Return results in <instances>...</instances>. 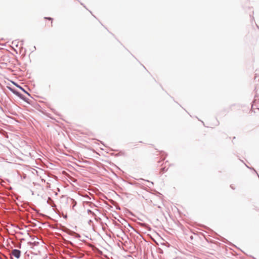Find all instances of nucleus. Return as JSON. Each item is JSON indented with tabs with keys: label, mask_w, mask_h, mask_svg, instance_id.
Here are the masks:
<instances>
[{
	"label": "nucleus",
	"mask_w": 259,
	"mask_h": 259,
	"mask_svg": "<svg viewBox=\"0 0 259 259\" xmlns=\"http://www.w3.org/2000/svg\"><path fill=\"white\" fill-rule=\"evenodd\" d=\"M71 235L74 236V237L77 238H78L80 237V236L79 234H77L74 232H72L71 233Z\"/></svg>",
	"instance_id": "nucleus-4"
},
{
	"label": "nucleus",
	"mask_w": 259,
	"mask_h": 259,
	"mask_svg": "<svg viewBox=\"0 0 259 259\" xmlns=\"http://www.w3.org/2000/svg\"><path fill=\"white\" fill-rule=\"evenodd\" d=\"M70 201L71 202V204L72 205V208L74 209V207L76 205V201L74 199L72 198L70 199Z\"/></svg>",
	"instance_id": "nucleus-3"
},
{
	"label": "nucleus",
	"mask_w": 259,
	"mask_h": 259,
	"mask_svg": "<svg viewBox=\"0 0 259 259\" xmlns=\"http://www.w3.org/2000/svg\"><path fill=\"white\" fill-rule=\"evenodd\" d=\"M167 170V168H165V167H162L160 169V173L163 174L165 171Z\"/></svg>",
	"instance_id": "nucleus-5"
},
{
	"label": "nucleus",
	"mask_w": 259,
	"mask_h": 259,
	"mask_svg": "<svg viewBox=\"0 0 259 259\" xmlns=\"http://www.w3.org/2000/svg\"><path fill=\"white\" fill-rule=\"evenodd\" d=\"M17 87L20 88L21 90H22L24 92L27 94L28 95H30L28 93H27L23 88L20 87V85H17Z\"/></svg>",
	"instance_id": "nucleus-6"
},
{
	"label": "nucleus",
	"mask_w": 259,
	"mask_h": 259,
	"mask_svg": "<svg viewBox=\"0 0 259 259\" xmlns=\"http://www.w3.org/2000/svg\"><path fill=\"white\" fill-rule=\"evenodd\" d=\"M45 19H47L48 20H52V18L51 17H45Z\"/></svg>",
	"instance_id": "nucleus-11"
},
{
	"label": "nucleus",
	"mask_w": 259,
	"mask_h": 259,
	"mask_svg": "<svg viewBox=\"0 0 259 259\" xmlns=\"http://www.w3.org/2000/svg\"><path fill=\"white\" fill-rule=\"evenodd\" d=\"M6 256L3 255V254H2V255H0V259H4V258H5Z\"/></svg>",
	"instance_id": "nucleus-10"
},
{
	"label": "nucleus",
	"mask_w": 259,
	"mask_h": 259,
	"mask_svg": "<svg viewBox=\"0 0 259 259\" xmlns=\"http://www.w3.org/2000/svg\"><path fill=\"white\" fill-rule=\"evenodd\" d=\"M11 91L16 95H17L18 97H19L21 99L23 100L24 101H27V99L26 97H24L23 95L19 93V92L15 90L11 89Z\"/></svg>",
	"instance_id": "nucleus-1"
},
{
	"label": "nucleus",
	"mask_w": 259,
	"mask_h": 259,
	"mask_svg": "<svg viewBox=\"0 0 259 259\" xmlns=\"http://www.w3.org/2000/svg\"><path fill=\"white\" fill-rule=\"evenodd\" d=\"M17 87L20 88L21 90H22L24 92L27 94L28 95H30L28 93H27L23 88L20 87V85H17Z\"/></svg>",
	"instance_id": "nucleus-7"
},
{
	"label": "nucleus",
	"mask_w": 259,
	"mask_h": 259,
	"mask_svg": "<svg viewBox=\"0 0 259 259\" xmlns=\"http://www.w3.org/2000/svg\"><path fill=\"white\" fill-rule=\"evenodd\" d=\"M88 212L89 213H91V214H92L93 215H94L95 213H94V212H93L90 209H88Z\"/></svg>",
	"instance_id": "nucleus-8"
},
{
	"label": "nucleus",
	"mask_w": 259,
	"mask_h": 259,
	"mask_svg": "<svg viewBox=\"0 0 259 259\" xmlns=\"http://www.w3.org/2000/svg\"><path fill=\"white\" fill-rule=\"evenodd\" d=\"M49 200L52 201V199H51V198H50V197L49 198Z\"/></svg>",
	"instance_id": "nucleus-12"
},
{
	"label": "nucleus",
	"mask_w": 259,
	"mask_h": 259,
	"mask_svg": "<svg viewBox=\"0 0 259 259\" xmlns=\"http://www.w3.org/2000/svg\"><path fill=\"white\" fill-rule=\"evenodd\" d=\"M29 243L30 244H31V245H36L37 244H38V242H29Z\"/></svg>",
	"instance_id": "nucleus-9"
},
{
	"label": "nucleus",
	"mask_w": 259,
	"mask_h": 259,
	"mask_svg": "<svg viewBox=\"0 0 259 259\" xmlns=\"http://www.w3.org/2000/svg\"><path fill=\"white\" fill-rule=\"evenodd\" d=\"M11 254L17 258H19L20 257L21 251L17 249H14L12 251Z\"/></svg>",
	"instance_id": "nucleus-2"
}]
</instances>
